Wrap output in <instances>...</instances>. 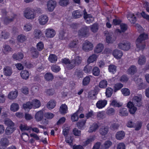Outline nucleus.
I'll list each match as a JSON object with an SVG mask.
<instances>
[{
	"mask_svg": "<svg viewBox=\"0 0 149 149\" xmlns=\"http://www.w3.org/2000/svg\"><path fill=\"white\" fill-rule=\"evenodd\" d=\"M46 93L49 96L53 95L55 93L54 90L53 88L47 89L46 90Z\"/></svg>",
	"mask_w": 149,
	"mask_h": 149,
	"instance_id": "obj_62",
	"label": "nucleus"
},
{
	"mask_svg": "<svg viewBox=\"0 0 149 149\" xmlns=\"http://www.w3.org/2000/svg\"><path fill=\"white\" fill-rule=\"evenodd\" d=\"M79 111V110H78L72 116L71 119L72 122L77 121L78 120L79 118L78 113Z\"/></svg>",
	"mask_w": 149,
	"mask_h": 149,
	"instance_id": "obj_39",
	"label": "nucleus"
},
{
	"mask_svg": "<svg viewBox=\"0 0 149 149\" xmlns=\"http://www.w3.org/2000/svg\"><path fill=\"white\" fill-rule=\"evenodd\" d=\"M66 32L65 30L64 29H62V30L60 31L59 35V38L61 40H64L66 38L65 36Z\"/></svg>",
	"mask_w": 149,
	"mask_h": 149,
	"instance_id": "obj_31",
	"label": "nucleus"
},
{
	"mask_svg": "<svg viewBox=\"0 0 149 149\" xmlns=\"http://www.w3.org/2000/svg\"><path fill=\"white\" fill-rule=\"evenodd\" d=\"M49 61L51 63H55L57 60V56L54 54H50L49 57Z\"/></svg>",
	"mask_w": 149,
	"mask_h": 149,
	"instance_id": "obj_33",
	"label": "nucleus"
},
{
	"mask_svg": "<svg viewBox=\"0 0 149 149\" xmlns=\"http://www.w3.org/2000/svg\"><path fill=\"white\" fill-rule=\"evenodd\" d=\"M109 70L110 72L114 74L116 72V67L114 65H110L109 66Z\"/></svg>",
	"mask_w": 149,
	"mask_h": 149,
	"instance_id": "obj_53",
	"label": "nucleus"
},
{
	"mask_svg": "<svg viewBox=\"0 0 149 149\" xmlns=\"http://www.w3.org/2000/svg\"><path fill=\"white\" fill-rule=\"evenodd\" d=\"M90 81V78L89 76H86L84 79L83 81V84L84 86L88 85Z\"/></svg>",
	"mask_w": 149,
	"mask_h": 149,
	"instance_id": "obj_56",
	"label": "nucleus"
},
{
	"mask_svg": "<svg viewBox=\"0 0 149 149\" xmlns=\"http://www.w3.org/2000/svg\"><path fill=\"white\" fill-rule=\"evenodd\" d=\"M115 113V110L113 108H111L107 109L106 111L107 114L109 116L113 115Z\"/></svg>",
	"mask_w": 149,
	"mask_h": 149,
	"instance_id": "obj_52",
	"label": "nucleus"
},
{
	"mask_svg": "<svg viewBox=\"0 0 149 149\" xmlns=\"http://www.w3.org/2000/svg\"><path fill=\"white\" fill-rule=\"evenodd\" d=\"M119 126V125L118 123H115L111 124L110 128L111 130H117Z\"/></svg>",
	"mask_w": 149,
	"mask_h": 149,
	"instance_id": "obj_58",
	"label": "nucleus"
},
{
	"mask_svg": "<svg viewBox=\"0 0 149 149\" xmlns=\"http://www.w3.org/2000/svg\"><path fill=\"white\" fill-rule=\"evenodd\" d=\"M104 48L103 45L102 44L99 43L98 44L94 49L95 52L99 53L101 52Z\"/></svg>",
	"mask_w": 149,
	"mask_h": 149,
	"instance_id": "obj_27",
	"label": "nucleus"
},
{
	"mask_svg": "<svg viewBox=\"0 0 149 149\" xmlns=\"http://www.w3.org/2000/svg\"><path fill=\"white\" fill-rule=\"evenodd\" d=\"M56 5V2L53 0H50L47 2V8L50 12L52 11Z\"/></svg>",
	"mask_w": 149,
	"mask_h": 149,
	"instance_id": "obj_7",
	"label": "nucleus"
},
{
	"mask_svg": "<svg viewBox=\"0 0 149 149\" xmlns=\"http://www.w3.org/2000/svg\"><path fill=\"white\" fill-rule=\"evenodd\" d=\"M125 133L123 131L118 132L116 134V138L118 140L123 139L125 137Z\"/></svg>",
	"mask_w": 149,
	"mask_h": 149,
	"instance_id": "obj_15",
	"label": "nucleus"
},
{
	"mask_svg": "<svg viewBox=\"0 0 149 149\" xmlns=\"http://www.w3.org/2000/svg\"><path fill=\"white\" fill-rule=\"evenodd\" d=\"M38 20L40 24L44 25L48 21V17L46 15H42L39 17Z\"/></svg>",
	"mask_w": 149,
	"mask_h": 149,
	"instance_id": "obj_12",
	"label": "nucleus"
},
{
	"mask_svg": "<svg viewBox=\"0 0 149 149\" xmlns=\"http://www.w3.org/2000/svg\"><path fill=\"white\" fill-rule=\"evenodd\" d=\"M109 129V127L107 126H102L99 130V132L101 135H105L108 133Z\"/></svg>",
	"mask_w": 149,
	"mask_h": 149,
	"instance_id": "obj_16",
	"label": "nucleus"
},
{
	"mask_svg": "<svg viewBox=\"0 0 149 149\" xmlns=\"http://www.w3.org/2000/svg\"><path fill=\"white\" fill-rule=\"evenodd\" d=\"M113 89L111 88H108L106 89V95L107 97H110L113 93Z\"/></svg>",
	"mask_w": 149,
	"mask_h": 149,
	"instance_id": "obj_45",
	"label": "nucleus"
},
{
	"mask_svg": "<svg viewBox=\"0 0 149 149\" xmlns=\"http://www.w3.org/2000/svg\"><path fill=\"white\" fill-rule=\"evenodd\" d=\"M107 103V101L106 100H101L97 102L96 104V106L98 109H102L105 106Z\"/></svg>",
	"mask_w": 149,
	"mask_h": 149,
	"instance_id": "obj_13",
	"label": "nucleus"
},
{
	"mask_svg": "<svg viewBox=\"0 0 149 149\" xmlns=\"http://www.w3.org/2000/svg\"><path fill=\"white\" fill-rule=\"evenodd\" d=\"M18 93V92L16 91H11L8 94V98L10 99H15L17 97Z\"/></svg>",
	"mask_w": 149,
	"mask_h": 149,
	"instance_id": "obj_22",
	"label": "nucleus"
},
{
	"mask_svg": "<svg viewBox=\"0 0 149 149\" xmlns=\"http://www.w3.org/2000/svg\"><path fill=\"white\" fill-rule=\"evenodd\" d=\"M56 34L55 31L53 29H48L45 31V35L48 38H52L54 37Z\"/></svg>",
	"mask_w": 149,
	"mask_h": 149,
	"instance_id": "obj_10",
	"label": "nucleus"
},
{
	"mask_svg": "<svg viewBox=\"0 0 149 149\" xmlns=\"http://www.w3.org/2000/svg\"><path fill=\"white\" fill-rule=\"evenodd\" d=\"M111 104L114 107H121L123 104L121 103L118 102L116 100H114L112 101L111 103Z\"/></svg>",
	"mask_w": 149,
	"mask_h": 149,
	"instance_id": "obj_42",
	"label": "nucleus"
},
{
	"mask_svg": "<svg viewBox=\"0 0 149 149\" xmlns=\"http://www.w3.org/2000/svg\"><path fill=\"white\" fill-rule=\"evenodd\" d=\"M127 18L131 23H134L136 21V17L134 14H131L129 15Z\"/></svg>",
	"mask_w": 149,
	"mask_h": 149,
	"instance_id": "obj_43",
	"label": "nucleus"
},
{
	"mask_svg": "<svg viewBox=\"0 0 149 149\" xmlns=\"http://www.w3.org/2000/svg\"><path fill=\"white\" fill-rule=\"evenodd\" d=\"M23 107L24 109L29 108L31 109L33 108L32 102H28L26 104H23Z\"/></svg>",
	"mask_w": 149,
	"mask_h": 149,
	"instance_id": "obj_46",
	"label": "nucleus"
},
{
	"mask_svg": "<svg viewBox=\"0 0 149 149\" xmlns=\"http://www.w3.org/2000/svg\"><path fill=\"white\" fill-rule=\"evenodd\" d=\"M123 86V84L121 83H118L116 84L115 85V92L120 89H121Z\"/></svg>",
	"mask_w": 149,
	"mask_h": 149,
	"instance_id": "obj_61",
	"label": "nucleus"
},
{
	"mask_svg": "<svg viewBox=\"0 0 149 149\" xmlns=\"http://www.w3.org/2000/svg\"><path fill=\"white\" fill-rule=\"evenodd\" d=\"M74 74L75 76L78 78H82L83 76L82 71L79 70H76L74 72Z\"/></svg>",
	"mask_w": 149,
	"mask_h": 149,
	"instance_id": "obj_44",
	"label": "nucleus"
},
{
	"mask_svg": "<svg viewBox=\"0 0 149 149\" xmlns=\"http://www.w3.org/2000/svg\"><path fill=\"white\" fill-rule=\"evenodd\" d=\"M4 123L8 127H14L15 125L14 123L9 118H7L4 120Z\"/></svg>",
	"mask_w": 149,
	"mask_h": 149,
	"instance_id": "obj_38",
	"label": "nucleus"
},
{
	"mask_svg": "<svg viewBox=\"0 0 149 149\" xmlns=\"http://www.w3.org/2000/svg\"><path fill=\"white\" fill-rule=\"evenodd\" d=\"M89 34L88 29H81L78 31V35L82 37H87Z\"/></svg>",
	"mask_w": 149,
	"mask_h": 149,
	"instance_id": "obj_11",
	"label": "nucleus"
},
{
	"mask_svg": "<svg viewBox=\"0 0 149 149\" xmlns=\"http://www.w3.org/2000/svg\"><path fill=\"white\" fill-rule=\"evenodd\" d=\"M104 34L106 36V40L108 43H111L116 40V37L112 33H109L107 31L104 32Z\"/></svg>",
	"mask_w": 149,
	"mask_h": 149,
	"instance_id": "obj_4",
	"label": "nucleus"
},
{
	"mask_svg": "<svg viewBox=\"0 0 149 149\" xmlns=\"http://www.w3.org/2000/svg\"><path fill=\"white\" fill-rule=\"evenodd\" d=\"M45 78L47 81H52L54 78V76L50 73H47L45 75Z\"/></svg>",
	"mask_w": 149,
	"mask_h": 149,
	"instance_id": "obj_35",
	"label": "nucleus"
},
{
	"mask_svg": "<svg viewBox=\"0 0 149 149\" xmlns=\"http://www.w3.org/2000/svg\"><path fill=\"white\" fill-rule=\"evenodd\" d=\"M78 43V40L71 41L69 44L68 46L70 48H74L77 47V44Z\"/></svg>",
	"mask_w": 149,
	"mask_h": 149,
	"instance_id": "obj_41",
	"label": "nucleus"
},
{
	"mask_svg": "<svg viewBox=\"0 0 149 149\" xmlns=\"http://www.w3.org/2000/svg\"><path fill=\"white\" fill-rule=\"evenodd\" d=\"M56 105V102L53 100H52L49 102L47 104V107L49 109H52Z\"/></svg>",
	"mask_w": 149,
	"mask_h": 149,
	"instance_id": "obj_24",
	"label": "nucleus"
},
{
	"mask_svg": "<svg viewBox=\"0 0 149 149\" xmlns=\"http://www.w3.org/2000/svg\"><path fill=\"white\" fill-rule=\"evenodd\" d=\"M142 97L140 96H134L132 100V101L135 106L140 107L142 106Z\"/></svg>",
	"mask_w": 149,
	"mask_h": 149,
	"instance_id": "obj_6",
	"label": "nucleus"
},
{
	"mask_svg": "<svg viewBox=\"0 0 149 149\" xmlns=\"http://www.w3.org/2000/svg\"><path fill=\"white\" fill-rule=\"evenodd\" d=\"M130 44L128 42L120 43L118 45L119 48L124 50H128L130 47Z\"/></svg>",
	"mask_w": 149,
	"mask_h": 149,
	"instance_id": "obj_8",
	"label": "nucleus"
},
{
	"mask_svg": "<svg viewBox=\"0 0 149 149\" xmlns=\"http://www.w3.org/2000/svg\"><path fill=\"white\" fill-rule=\"evenodd\" d=\"M24 54L21 52L18 53H15L12 56V57L15 60H20L24 57Z\"/></svg>",
	"mask_w": 149,
	"mask_h": 149,
	"instance_id": "obj_19",
	"label": "nucleus"
},
{
	"mask_svg": "<svg viewBox=\"0 0 149 149\" xmlns=\"http://www.w3.org/2000/svg\"><path fill=\"white\" fill-rule=\"evenodd\" d=\"M86 121L85 120H83L81 121L78 122L76 124L77 126L80 129H81L82 127L86 123Z\"/></svg>",
	"mask_w": 149,
	"mask_h": 149,
	"instance_id": "obj_50",
	"label": "nucleus"
},
{
	"mask_svg": "<svg viewBox=\"0 0 149 149\" xmlns=\"http://www.w3.org/2000/svg\"><path fill=\"white\" fill-rule=\"evenodd\" d=\"M68 111V107L65 104H62L60 107L59 109L60 112L62 114H65Z\"/></svg>",
	"mask_w": 149,
	"mask_h": 149,
	"instance_id": "obj_25",
	"label": "nucleus"
},
{
	"mask_svg": "<svg viewBox=\"0 0 149 149\" xmlns=\"http://www.w3.org/2000/svg\"><path fill=\"white\" fill-rule=\"evenodd\" d=\"M33 108L34 109L39 108L41 105L40 102L37 99H34L32 101Z\"/></svg>",
	"mask_w": 149,
	"mask_h": 149,
	"instance_id": "obj_21",
	"label": "nucleus"
},
{
	"mask_svg": "<svg viewBox=\"0 0 149 149\" xmlns=\"http://www.w3.org/2000/svg\"><path fill=\"white\" fill-rule=\"evenodd\" d=\"M15 130V128L14 127H8L6 130V134L7 135H10Z\"/></svg>",
	"mask_w": 149,
	"mask_h": 149,
	"instance_id": "obj_40",
	"label": "nucleus"
},
{
	"mask_svg": "<svg viewBox=\"0 0 149 149\" xmlns=\"http://www.w3.org/2000/svg\"><path fill=\"white\" fill-rule=\"evenodd\" d=\"M19 109V105L16 103H13L10 106V110L14 112L17 111Z\"/></svg>",
	"mask_w": 149,
	"mask_h": 149,
	"instance_id": "obj_37",
	"label": "nucleus"
},
{
	"mask_svg": "<svg viewBox=\"0 0 149 149\" xmlns=\"http://www.w3.org/2000/svg\"><path fill=\"white\" fill-rule=\"evenodd\" d=\"M31 52L32 56L34 58H37L39 55V53L36 48H32L31 50Z\"/></svg>",
	"mask_w": 149,
	"mask_h": 149,
	"instance_id": "obj_36",
	"label": "nucleus"
},
{
	"mask_svg": "<svg viewBox=\"0 0 149 149\" xmlns=\"http://www.w3.org/2000/svg\"><path fill=\"white\" fill-rule=\"evenodd\" d=\"M17 40L19 42H23L26 40V37L23 34H20L17 37Z\"/></svg>",
	"mask_w": 149,
	"mask_h": 149,
	"instance_id": "obj_47",
	"label": "nucleus"
},
{
	"mask_svg": "<svg viewBox=\"0 0 149 149\" xmlns=\"http://www.w3.org/2000/svg\"><path fill=\"white\" fill-rule=\"evenodd\" d=\"M4 73L7 76H10L12 73V70L10 67L6 66L4 68Z\"/></svg>",
	"mask_w": 149,
	"mask_h": 149,
	"instance_id": "obj_28",
	"label": "nucleus"
},
{
	"mask_svg": "<svg viewBox=\"0 0 149 149\" xmlns=\"http://www.w3.org/2000/svg\"><path fill=\"white\" fill-rule=\"evenodd\" d=\"M121 91L123 94L125 96L129 95L130 94V92L127 88H123L122 89Z\"/></svg>",
	"mask_w": 149,
	"mask_h": 149,
	"instance_id": "obj_57",
	"label": "nucleus"
},
{
	"mask_svg": "<svg viewBox=\"0 0 149 149\" xmlns=\"http://www.w3.org/2000/svg\"><path fill=\"white\" fill-rule=\"evenodd\" d=\"M148 38V36L147 34L143 33L141 34L136 40V44L137 48L139 49L143 50L146 46L144 41L147 39Z\"/></svg>",
	"mask_w": 149,
	"mask_h": 149,
	"instance_id": "obj_1",
	"label": "nucleus"
},
{
	"mask_svg": "<svg viewBox=\"0 0 149 149\" xmlns=\"http://www.w3.org/2000/svg\"><path fill=\"white\" fill-rule=\"evenodd\" d=\"M107 85V82L105 80L101 81L99 84V86L101 88H106Z\"/></svg>",
	"mask_w": 149,
	"mask_h": 149,
	"instance_id": "obj_54",
	"label": "nucleus"
},
{
	"mask_svg": "<svg viewBox=\"0 0 149 149\" xmlns=\"http://www.w3.org/2000/svg\"><path fill=\"white\" fill-rule=\"evenodd\" d=\"M34 37L37 39L39 38L42 34L40 31L38 29L35 30L34 32Z\"/></svg>",
	"mask_w": 149,
	"mask_h": 149,
	"instance_id": "obj_55",
	"label": "nucleus"
},
{
	"mask_svg": "<svg viewBox=\"0 0 149 149\" xmlns=\"http://www.w3.org/2000/svg\"><path fill=\"white\" fill-rule=\"evenodd\" d=\"M20 128L22 131H24L25 130H28L31 128V127L27 126L26 125L23 124H21Z\"/></svg>",
	"mask_w": 149,
	"mask_h": 149,
	"instance_id": "obj_60",
	"label": "nucleus"
},
{
	"mask_svg": "<svg viewBox=\"0 0 149 149\" xmlns=\"http://www.w3.org/2000/svg\"><path fill=\"white\" fill-rule=\"evenodd\" d=\"M74 134L77 136H79L81 135V132L77 128H74L73 130Z\"/></svg>",
	"mask_w": 149,
	"mask_h": 149,
	"instance_id": "obj_63",
	"label": "nucleus"
},
{
	"mask_svg": "<svg viewBox=\"0 0 149 149\" xmlns=\"http://www.w3.org/2000/svg\"><path fill=\"white\" fill-rule=\"evenodd\" d=\"M44 113L42 111L40 110L36 112L35 115V118L37 121H41L43 117Z\"/></svg>",
	"mask_w": 149,
	"mask_h": 149,
	"instance_id": "obj_14",
	"label": "nucleus"
},
{
	"mask_svg": "<svg viewBox=\"0 0 149 149\" xmlns=\"http://www.w3.org/2000/svg\"><path fill=\"white\" fill-rule=\"evenodd\" d=\"M136 72V66L134 65H131L127 70L128 73L131 75L134 74Z\"/></svg>",
	"mask_w": 149,
	"mask_h": 149,
	"instance_id": "obj_23",
	"label": "nucleus"
},
{
	"mask_svg": "<svg viewBox=\"0 0 149 149\" xmlns=\"http://www.w3.org/2000/svg\"><path fill=\"white\" fill-rule=\"evenodd\" d=\"M82 15L83 13L82 12L78 10L73 11L72 13V16L75 19L79 18Z\"/></svg>",
	"mask_w": 149,
	"mask_h": 149,
	"instance_id": "obj_17",
	"label": "nucleus"
},
{
	"mask_svg": "<svg viewBox=\"0 0 149 149\" xmlns=\"http://www.w3.org/2000/svg\"><path fill=\"white\" fill-rule=\"evenodd\" d=\"M21 137L23 140L25 142L27 141L29 138L28 134L25 133H23L22 134Z\"/></svg>",
	"mask_w": 149,
	"mask_h": 149,
	"instance_id": "obj_64",
	"label": "nucleus"
},
{
	"mask_svg": "<svg viewBox=\"0 0 149 149\" xmlns=\"http://www.w3.org/2000/svg\"><path fill=\"white\" fill-rule=\"evenodd\" d=\"M97 56L95 54H93L89 56L87 60L88 63H90L96 61L97 58Z\"/></svg>",
	"mask_w": 149,
	"mask_h": 149,
	"instance_id": "obj_29",
	"label": "nucleus"
},
{
	"mask_svg": "<svg viewBox=\"0 0 149 149\" xmlns=\"http://www.w3.org/2000/svg\"><path fill=\"white\" fill-rule=\"evenodd\" d=\"M93 44L90 42L86 40L83 43L82 49L85 52H88L91 50L93 49Z\"/></svg>",
	"mask_w": 149,
	"mask_h": 149,
	"instance_id": "obj_5",
	"label": "nucleus"
},
{
	"mask_svg": "<svg viewBox=\"0 0 149 149\" xmlns=\"http://www.w3.org/2000/svg\"><path fill=\"white\" fill-rule=\"evenodd\" d=\"M94 138L93 136H91L87 140L85 141L84 143V146H86L88 144L90 143L91 142L93 141L94 140Z\"/></svg>",
	"mask_w": 149,
	"mask_h": 149,
	"instance_id": "obj_59",
	"label": "nucleus"
},
{
	"mask_svg": "<svg viewBox=\"0 0 149 149\" xmlns=\"http://www.w3.org/2000/svg\"><path fill=\"white\" fill-rule=\"evenodd\" d=\"M119 114L121 116H126L128 115V112L126 108H123L120 109Z\"/></svg>",
	"mask_w": 149,
	"mask_h": 149,
	"instance_id": "obj_26",
	"label": "nucleus"
},
{
	"mask_svg": "<svg viewBox=\"0 0 149 149\" xmlns=\"http://www.w3.org/2000/svg\"><path fill=\"white\" fill-rule=\"evenodd\" d=\"M146 61V58L143 55H141L138 58V63L140 65H144Z\"/></svg>",
	"mask_w": 149,
	"mask_h": 149,
	"instance_id": "obj_20",
	"label": "nucleus"
},
{
	"mask_svg": "<svg viewBox=\"0 0 149 149\" xmlns=\"http://www.w3.org/2000/svg\"><path fill=\"white\" fill-rule=\"evenodd\" d=\"M98 127V126L97 124H93L92 126L90 127L88 131L90 133H92L93 132L95 131Z\"/></svg>",
	"mask_w": 149,
	"mask_h": 149,
	"instance_id": "obj_48",
	"label": "nucleus"
},
{
	"mask_svg": "<svg viewBox=\"0 0 149 149\" xmlns=\"http://www.w3.org/2000/svg\"><path fill=\"white\" fill-rule=\"evenodd\" d=\"M69 0H60L58 2L59 5L62 7H66L69 4Z\"/></svg>",
	"mask_w": 149,
	"mask_h": 149,
	"instance_id": "obj_32",
	"label": "nucleus"
},
{
	"mask_svg": "<svg viewBox=\"0 0 149 149\" xmlns=\"http://www.w3.org/2000/svg\"><path fill=\"white\" fill-rule=\"evenodd\" d=\"M21 76L23 79H26L29 77V73L27 70H23L21 72Z\"/></svg>",
	"mask_w": 149,
	"mask_h": 149,
	"instance_id": "obj_34",
	"label": "nucleus"
},
{
	"mask_svg": "<svg viewBox=\"0 0 149 149\" xmlns=\"http://www.w3.org/2000/svg\"><path fill=\"white\" fill-rule=\"evenodd\" d=\"M114 56L117 59L120 58L123 55L122 52L118 49H115L113 52Z\"/></svg>",
	"mask_w": 149,
	"mask_h": 149,
	"instance_id": "obj_18",
	"label": "nucleus"
},
{
	"mask_svg": "<svg viewBox=\"0 0 149 149\" xmlns=\"http://www.w3.org/2000/svg\"><path fill=\"white\" fill-rule=\"evenodd\" d=\"M82 61L81 58L79 56H75L72 60V63L69 65L70 70L72 69L76 66H78L81 64Z\"/></svg>",
	"mask_w": 149,
	"mask_h": 149,
	"instance_id": "obj_3",
	"label": "nucleus"
},
{
	"mask_svg": "<svg viewBox=\"0 0 149 149\" xmlns=\"http://www.w3.org/2000/svg\"><path fill=\"white\" fill-rule=\"evenodd\" d=\"M112 24L115 25L120 24V28H127V25L125 23H122V21L119 19L116 18L113 20Z\"/></svg>",
	"mask_w": 149,
	"mask_h": 149,
	"instance_id": "obj_9",
	"label": "nucleus"
},
{
	"mask_svg": "<svg viewBox=\"0 0 149 149\" xmlns=\"http://www.w3.org/2000/svg\"><path fill=\"white\" fill-rule=\"evenodd\" d=\"M24 15L27 19H33L35 17L34 10L30 8H27L24 11Z\"/></svg>",
	"mask_w": 149,
	"mask_h": 149,
	"instance_id": "obj_2",
	"label": "nucleus"
},
{
	"mask_svg": "<svg viewBox=\"0 0 149 149\" xmlns=\"http://www.w3.org/2000/svg\"><path fill=\"white\" fill-rule=\"evenodd\" d=\"M3 51L4 53L7 54L10 52L12 51V49L9 45H5L3 47Z\"/></svg>",
	"mask_w": 149,
	"mask_h": 149,
	"instance_id": "obj_30",
	"label": "nucleus"
},
{
	"mask_svg": "<svg viewBox=\"0 0 149 149\" xmlns=\"http://www.w3.org/2000/svg\"><path fill=\"white\" fill-rule=\"evenodd\" d=\"M1 145L3 146H7L9 143V141L8 139L6 138H2L0 141Z\"/></svg>",
	"mask_w": 149,
	"mask_h": 149,
	"instance_id": "obj_49",
	"label": "nucleus"
},
{
	"mask_svg": "<svg viewBox=\"0 0 149 149\" xmlns=\"http://www.w3.org/2000/svg\"><path fill=\"white\" fill-rule=\"evenodd\" d=\"M100 70L99 68L97 67H94L93 70V74L95 76H98L99 75Z\"/></svg>",
	"mask_w": 149,
	"mask_h": 149,
	"instance_id": "obj_51",
	"label": "nucleus"
}]
</instances>
